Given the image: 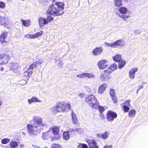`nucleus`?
<instances>
[{"mask_svg":"<svg viewBox=\"0 0 148 148\" xmlns=\"http://www.w3.org/2000/svg\"><path fill=\"white\" fill-rule=\"evenodd\" d=\"M32 120L34 122L33 124H28L27 125L28 133L30 136L37 135L47 127L46 123L43 122L42 118L39 116H33Z\"/></svg>","mask_w":148,"mask_h":148,"instance_id":"obj_1","label":"nucleus"},{"mask_svg":"<svg viewBox=\"0 0 148 148\" xmlns=\"http://www.w3.org/2000/svg\"><path fill=\"white\" fill-rule=\"evenodd\" d=\"M64 4L63 2H56L55 4H51L49 5L47 10V13L51 15H61L64 12Z\"/></svg>","mask_w":148,"mask_h":148,"instance_id":"obj_2","label":"nucleus"},{"mask_svg":"<svg viewBox=\"0 0 148 148\" xmlns=\"http://www.w3.org/2000/svg\"><path fill=\"white\" fill-rule=\"evenodd\" d=\"M85 101L90 106L95 109H99L100 113H103L104 110V108L100 106L98 101L95 98V97L92 95L88 96V97L85 99Z\"/></svg>","mask_w":148,"mask_h":148,"instance_id":"obj_3","label":"nucleus"},{"mask_svg":"<svg viewBox=\"0 0 148 148\" xmlns=\"http://www.w3.org/2000/svg\"><path fill=\"white\" fill-rule=\"evenodd\" d=\"M70 108V105L69 103L63 101L57 103L51 109L55 112H67Z\"/></svg>","mask_w":148,"mask_h":148,"instance_id":"obj_4","label":"nucleus"},{"mask_svg":"<svg viewBox=\"0 0 148 148\" xmlns=\"http://www.w3.org/2000/svg\"><path fill=\"white\" fill-rule=\"evenodd\" d=\"M0 24L4 26L12 27L13 25V23L8 18L0 16Z\"/></svg>","mask_w":148,"mask_h":148,"instance_id":"obj_5","label":"nucleus"},{"mask_svg":"<svg viewBox=\"0 0 148 148\" xmlns=\"http://www.w3.org/2000/svg\"><path fill=\"white\" fill-rule=\"evenodd\" d=\"M117 116V114L115 112L109 110L107 113V118L108 121L109 122L113 121Z\"/></svg>","mask_w":148,"mask_h":148,"instance_id":"obj_6","label":"nucleus"},{"mask_svg":"<svg viewBox=\"0 0 148 148\" xmlns=\"http://www.w3.org/2000/svg\"><path fill=\"white\" fill-rule=\"evenodd\" d=\"M10 59L9 56L7 55H0V65H3L7 63Z\"/></svg>","mask_w":148,"mask_h":148,"instance_id":"obj_7","label":"nucleus"},{"mask_svg":"<svg viewBox=\"0 0 148 148\" xmlns=\"http://www.w3.org/2000/svg\"><path fill=\"white\" fill-rule=\"evenodd\" d=\"M8 66L9 67L10 70L15 72L19 67V65L18 63L12 62H11L8 65Z\"/></svg>","mask_w":148,"mask_h":148,"instance_id":"obj_8","label":"nucleus"},{"mask_svg":"<svg viewBox=\"0 0 148 148\" xmlns=\"http://www.w3.org/2000/svg\"><path fill=\"white\" fill-rule=\"evenodd\" d=\"M115 47H123L126 44L125 40L122 38L114 42Z\"/></svg>","mask_w":148,"mask_h":148,"instance_id":"obj_9","label":"nucleus"},{"mask_svg":"<svg viewBox=\"0 0 148 148\" xmlns=\"http://www.w3.org/2000/svg\"><path fill=\"white\" fill-rule=\"evenodd\" d=\"M107 62V61L105 60L100 61L98 64L99 68L101 69L106 68L108 66Z\"/></svg>","mask_w":148,"mask_h":148,"instance_id":"obj_10","label":"nucleus"},{"mask_svg":"<svg viewBox=\"0 0 148 148\" xmlns=\"http://www.w3.org/2000/svg\"><path fill=\"white\" fill-rule=\"evenodd\" d=\"M117 65L115 63L113 64L112 65L109 67L106 70L104 71V72L111 73L117 69Z\"/></svg>","mask_w":148,"mask_h":148,"instance_id":"obj_11","label":"nucleus"},{"mask_svg":"<svg viewBox=\"0 0 148 148\" xmlns=\"http://www.w3.org/2000/svg\"><path fill=\"white\" fill-rule=\"evenodd\" d=\"M100 80L103 82H108L110 79L109 76L104 73H102L99 76Z\"/></svg>","mask_w":148,"mask_h":148,"instance_id":"obj_12","label":"nucleus"},{"mask_svg":"<svg viewBox=\"0 0 148 148\" xmlns=\"http://www.w3.org/2000/svg\"><path fill=\"white\" fill-rule=\"evenodd\" d=\"M138 71L137 67H134L130 70L129 72V76L131 79H134L135 77V73Z\"/></svg>","mask_w":148,"mask_h":148,"instance_id":"obj_13","label":"nucleus"},{"mask_svg":"<svg viewBox=\"0 0 148 148\" xmlns=\"http://www.w3.org/2000/svg\"><path fill=\"white\" fill-rule=\"evenodd\" d=\"M108 87V84L106 83H104L100 86L98 89V93L101 94L103 93L106 90Z\"/></svg>","mask_w":148,"mask_h":148,"instance_id":"obj_14","label":"nucleus"},{"mask_svg":"<svg viewBox=\"0 0 148 148\" xmlns=\"http://www.w3.org/2000/svg\"><path fill=\"white\" fill-rule=\"evenodd\" d=\"M103 51L102 48L101 47H96L92 51V53L95 56H97L100 54Z\"/></svg>","mask_w":148,"mask_h":148,"instance_id":"obj_15","label":"nucleus"},{"mask_svg":"<svg viewBox=\"0 0 148 148\" xmlns=\"http://www.w3.org/2000/svg\"><path fill=\"white\" fill-rule=\"evenodd\" d=\"M50 129L49 130L42 133V139L44 140L47 139L50 136L51 134V131Z\"/></svg>","mask_w":148,"mask_h":148,"instance_id":"obj_16","label":"nucleus"},{"mask_svg":"<svg viewBox=\"0 0 148 148\" xmlns=\"http://www.w3.org/2000/svg\"><path fill=\"white\" fill-rule=\"evenodd\" d=\"M8 34V32H3L0 36V41L2 44H3L6 42L5 39Z\"/></svg>","mask_w":148,"mask_h":148,"instance_id":"obj_17","label":"nucleus"},{"mask_svg":"<svg viewBox=\"0 0 148 148\" xmlns=\"http://www.w3.org/2000/svg\"><path fill=\"white\" fill-rule=\"evenodd\" d=\"M44 62V60H40L36 61L33 63V64L30 66V70H32L33 69L35 68L36 66L38 65H40L42 63Z\"/></svg>","mask_w":148,"mask_h":148,"instance_id":"obj_18","label":"nucleus"},{"mask_svg":"<svg viewBox=\"0 0 148 148\" xmlns=\"http://www.w3.org/2000/svg\"><path fill=\"white\" fill-rule=\"evenodd\" d=\"M38 22L40 26H43L47 24L46 19L42 17H40L38 19Z\"/></svg>","mask_w":148,"mask_h":148,"instance_id":"obj_19","label":"nucleus"},{"mask_svg":"<svg viewBox=\"0 0 148 148\" xmlns=\"http://www.w3.org/2000/svg\"><path fill=\"white\" fill-rule=\"evenodd\" d=\"M27 101L29 104H31L33 102H41L40 100L35 97H33L31 99H28Z\"/></svg>","mask_w":148,"mask_h":148,"instance_id":"obj_20","label":"nucleus"},{"mask_svg":"<svg viewBox=\"0 0 148 148\" xmlns=\"http://www.w3.org/2000/svg\"><path fill=\"white\" fill-rule=\"evenodd\" d=\"M9 145L10 147L11 148H16L18 146L17 142L14 140L11 141Z\"/></svg>","mask_w":148,"mask_h":148,"instance_id":"obj_21","label":"nucleus"},{"mask_svg":"<svg viewBox=\"0 0 148 148\" xmlns=\"http://www.w3.org/2000/svg\"><path fill=\"white\" fill-rule=\"evenodd\" d=\"M122 56L120 54L116 55L113 57V60L116 62H118L121 60Z\"/></svg>","mask_w":148,"mask_h":148,"instance_id":"obj_22","label":"nucleus"},{"mask_svg":"<svg viewBox=\"0 0 148 148\" xmlns=\"http://www.w3.org/2000/svg\"><path fill=\"white\" fill-rule=\"evenodd\" d=\"M118 10L119 12L122 14H125L128 11L127 8L125 7H120Z\"/></svg>","mask_w":148,"mask_h":148,"instance_id":"obj_23","label":"nucleus"},{"mask_svg":"<svg viewBox=\"0 0 148 148\" xmlns=\"http://www.w3.org/2000/svg\"><path fill=\"white\" fill-rule=\"evenodd\" d=\"M53 134L55 135H57L59 134V128L57 127H53L51 130Z\"/></svg>","mask_w":148,"mask_h":148,"instance_id":"obj_24","label":"nucleus"},{"mask_svg":"<svg viewBox=\"0 0 148 148\" xmlns=\"http://www.w3.org/2000/svg\"><path fill=\"white\" fill-rule=\"evenodd\" d=\"M71 116L73 122L74 123L76 124L77 123L78 121L75 114L73 112H72Z\"/></svg>","mask_w":148,"mask_h":148,"instance_id":"obj_25","label":"nucleus"},{"mask_svg":"<svg viewBox=\"0 0 148 148\" xmlns=\"http://www.w3.org/2000/svg\"><path fill=\"white\" fill-rule=\"evenodd\" d=\"M21 22L23 25L26 27H27L30 25V21L29 20H21Z\"/></svg>","mask_w":148,"mask_h":148,"instance_id":"obj_26","label":"nucleus"},{"mask_svg":"<svg viewBox=\"0 0 148 148\" xmlns=\"http://www.w3.org/2000/svg\"><path fill=\"white\" fill-rule=\"evenodd\" d=\"M122 0H114V5L117 7H119L122 4Z\"/></svg>","mask_w":148,"mask_h":148,"instance_id":"obj_27","label":"nucleus"},{"mask_svg":"<svg viewBox=\"0 0 148 148\" xmlns=\"http://www.w3.org/2000/svg\"><path fill=\"white\" fill-rule=\"evenodd\" d=\"M119 62L118 67L120 69H121L126 64V62L123 60H121Z\"/></svg>","mask_w":148,"mask_h":148,"instance_id":"obj_28","label":"nucleus"},{"mask_svg":"<svg viewBox=\"0 0 148 148\" xmlns=\"http://www.w3.org/2000/svg\"><path fill=\"white\" fill-rule=\"evenodd\" d=\"M86 77L89 79H92L95 78V77L93 73H86Z\"/></svg>","mask_w":148,"mask_h":148,"instance_id":"obj_29","label":"nucleus"},{"mask_svg":"<svg viewBox=\"0 0 148 148\" xmlns=\"http://www.w3.org/2000/svg\"><path fill=\"white\" fill-rule=\"evenodd\" d=\"M69 132H64L63 133V138L65 140H68L70 138V135L69 134Z\"/></svg>","mask_w":148,"mask_h":148,"instance_id":"obj_30","label":"nucleus"},{"mask_svg":"<svg viewBox=\"0 0 148 148\" xmlns=\"http://www.w3.org/2000/svg\"><path fill=\"white\" fill-rule=\"evenodd\" d=\"M136 114V111L134 110L130 111L128 113V116L130 117H132L134 116Z\"/></svg>","mask_w":148,"mask_h":148,"instance_id":"obj_31","label":"nucleus"},{"mask_svg":"<svg viewBox=\"0 0 148 148\" xmlns=\"http://www.w3.org/2000/svg\"><path fill=\"white\" fill-rule=\"evenodd\" d=\"M109 134V132L106 131L104 133L102 134V138L104 139H106Z\"/></svg>","mask_w":148,"mask_h":148,"instance_id":"obj_32","label":"nucleus"},{"mask_svg":"<svg viewBox=\"0 0 148 148\" xmlns=\"http://www.w3.org/2000/svg\"><path fill=\"white\" fill-rule=\"evenodd\" d=\"M30 67L28 69V70L24 72V75L25 76L27 77L29 76L30 74H31L32 73V71L33 70H30Z\"/></svg>","mask_w":148,"mask_h":148,"instance_id":"obj_33","label":"nucleus"},{"mask_svg":"<svg viewBox=\"0 0 148 148\" xmlns=\"http://www.w3.org/2000/svg\"><path fill=\"white\" fill-rule=\"evenodd\" d=\"M114 42H112L111 43H108L107 42H105L104 44L106 46L110 47H115Z\"/></svg>","mask_w":148,"mask_h":148,"instance_id":"obj_34","label":"nucleus"},{"mask_svg":"<svg viewBox=\"0 0 148 148\" xmlns=\"http://www.w3.org/2000/svg\"><path fill=\"white\" fill-rule=\"evenodd\" d=\"M89 148H98L97 146V143L95 141L93 140L91 145L90 147Z\"/></svg>","mask_w":148,"mask_h":148,"instance_id":"obj_35","label":"nucleus"},{"mask_svg":"<svg viewBox=\"0 0 148 148\" xmlns=\"http://www.w3.org/2000/svg\"><path fill=\"white\" fill-rule=\"evenodd\" d=\"M43 32L42 31H41L37 33L36 34H33V37L34 38V39L37 38L40 36H41Z\"/></svg>","mask_w":148,"mask_h":148,"instance_id":"obj_36","label":"nucleus"},{"mask_svg":"<svg viewBox=\"0 0 148 148\" xmlns=\"http://www.w3.org/2000/svg\"><path fill=\"white\" fill-rule=\"evenodd\" d=\"M53 18L51 16H47V18L46 19V22H47V24H48L49 22H50L53 21Z\"/></svg>","mask_w":148,"mask_h":148,"instance_id":"obj_37","label":"nucleus"},{"mask_svg":"<svg viewBox=\"0 0 148 148\" xmlns=\"http://www.w3.org/2000/svg\"><path fill=\"white\" fill-rule=\"evenodd\" d=\"M10 141V139L7 138H5L1 140V142L3 144H5L8 143Z\"/></svg>","mask_w":148,"mask_h":148,"instance_id":"obj_38","label":"nucleus"},{"mask_svg":"<svg viewBox=\"0 0 148 148\" xmlns=\"http://www.w3.org/2000/svg\"><path fill=\"white\" fill-rule=\"evenodd\" d=\"M51 148H61V146L60 145L56 143L53 144L51 145Z\"/></svg>","mask_w":148,"mask_h":148,"instance_id":"obj_39","label":"nucleus"},{"mask_svg":"<svg viewBox=\"0 0 148 148\" xmlns=\"http://www.w3.org/2000/svg\"><path fill=\"white\" fill-rule=\"evenodd\" d=\"M76 77L80 78L83 79L86 77V73H83L81 74H77Z\"/></svg>","mask_w":148,"mask_h":148,"instance_id":"obj_40","label":"nucleus"},{"mask_svg":"<svg viewBox=\"0 0 148 148\" xmlns=\"http://www.w3.org/2000/svg\"><path fill=\"white\" fill-rule=\"evenodd\" d=\"M110 94L111 97L115 96V92L114 90L113 89H110Z\"/></svg>","mask_w":148,"mask_h":148,"instance_id":"obj_41","label":"nucleus"},{"mask_svg":"<svg viewBox=\"0 0 148 148\" xmlns=\"http://www.w3.org/2000/svg\"><path fill=\"white\" fill-rule=\"evenodd\" d=\"M41 3L44 5H46L48 3L49 0H40Z\"/></svg>","mask_w":148,"mask_h":148,"instance_id":"obj_42","label":"nucleus"},{"mask_svg":"<svg viewBox=\"0 0 148 148\" xmlns=\"http://www.w3.org/2000/svg\"><path fill=\"white\" fill-rule=\"evenodd\" d=\"M81 130L80 129H77V128L74 129H70L69 130V131L71 132L76 131L78 132H79Z\"/></svg>","mask_w":148,"mask_h":148,"instance_id":"obj_43","label":"nucleus"},{"mask_svg":"<svg viewBox=\"0 0 148 148\" xmlns=\"http://www.w3.org/2000/svg\"><path fill=\"white\" fill-rule=\"evenodd\" d=\"M124 111L125 112H127L130 109V108L126 105H124L123 106Z\"/></svg>","mask_w":148,"mask_h":148,"instance_id":"obj_44","label":"nucleus"},{"mask_svg":"<svg viewBox=\"0 0 148 148\" xmlns=\"http://www.w3.org/2000/svg\"><path fill=\"white\" fill-rule=\"evenodd\" d=\"M5 7V4L4 2L0 1V8L4 9Z\"/></svg>","mask_w":148,"mask_h":148,"instance_id":"obj_45","label":"nucleus"},{"mask_svg":"<svg viewBox=\"0 0 148 148\" xmlns=\"http://www.w3.org/2000/svg\"><path fill=\"white\" fill-rule=\"evenodd\" d=\"M33 34L31 35L30 34H27L25 35V37L28 38H31V39H34V38L33 37Z\"/></svg>","mask_w":148,"mask_h":148,"instance_id":"obj_46","label":"nucleus"},{"mask_svg":"<svg viewBox=\"0 0 148 148\" xmlns=\"http://www.w3.org/2000/svg\"><path fill=\"white\" fill-rule=\"evenodd\" d=\"M111 98L113 101V102L115 103H116L117 102V100L115 96L111 97Z\"/></svg>","mask_w":148,"mask_h":148,"instance_id":"obj_47","label":"nucleus"},{"mask_svg":"<svg viewBox=\"0 0 148 148\" xmlns=\"http://www.w3.org/2000/svg\"><path fill=\"white\" fill-rule=\"evenodd\" d=\"M21 85H25L27 83V81L25 80L22 79L21 81Z\"/></svg>","mask_w":148,"mask_h":148,"instance_id":"obj_48","label":"nucleus"},{"mask_svg":"<svg viewBox=\"0 0 148 148\" xmlns=\"http://www.w3.org/2000/svg\"><path fill=\"white\" fill-rule=\"evenodd\" d=\"M120 17L123 18L125 20H126V18H128L130 17V16L129 15H122L120 16Z\"/></svg>","mask_w":148,"mask_h":148,"instance_id":"obj_49","label":"nucleus"},{"mask_svg":"<svg viewBox=\"0 0 148 148\" xmlns=\"http://www.w3.org/2000/svg\"><path fill=\"white\" fill-rule=\"evenodd\" d=\"M84 88L85 90H86V91L87 92H89L90 91V89L89 87L87 86H84Z\"/></svg>","mask_w":148,"mask_h":148,"instance_id":"obj_50","label":"nucleus"},{"mask_svg":"<svg viewBox=\"0 0 148 148\" xmlns=\"http://www.w3.org/2000/svg\"><path fill=\"white\" fill-rule=\"evenodd\" d=\"M130 100H127L125 103V105H126L128 106H130Z\"/></svg>","mask_w":148,"mask_h":148,"instance_id":"obj_51","label":"nucleus"},{"mask_svg":"<svg viewBox=\"0 0 148 148\" xmlns=\"http://www.w3.org/2000/svg\"><path fill=\"white\" fill-rule=\"evenodd\" d=\"M103 148H113V147L111 145H106L104 146Z\"/></svg>","mask_w":148,"mask_h":148,"instance_id":"obj_52","label":"nucleus"},{"mask_svg":"<svg viewBox=\"0 0 148 148\" xmlns=\"http://www.w3.org/2000/svg\"><path fill=\"white\" fill-rule=\"evenodd\" d=\"M8 54H9L8 56H9V57H10V56L13 55V52L12 51H9L8 52Z\"/></svg>","mask_w":148,"mask_h":148,"instance_id":"obj_53","label":"nucleus"},{"mask_svg":"<svg viewBox=\"0 0 148 148\" xmlns=\"http://www.w3.org/2000/svg\"><path fill=\"white\" fill-rule=\"evenodd\" d=\"M85 94L84 93H81L79 94V96L80 98H82L84 95Z\"/></svg>","mask_w":148,"mask_h":148,"instance_id":"obj_54","label":"nucleus"},{"mask_svg":"<svg viewBox=\"0 0 148 148\" xmlns=\"http://www.w3.org/2000/svg\"><path fill=\"white\" fill-rule=\"evenodd\" d=\"M82 145V148H88V146L86 145L85 144H83Z\"/></svg>","mask_w":148,"mask_h":148,"instance_id":"obj_55","label":"nucleus"},{"mask_svg":"<svg viewBox=\"0 0 148 148\" xmlns=\"http://www.w3.org/2000/svg\"><path fill=\"white\" fill-rule=\"evenodd\" d=\"M96 136L98 138H102V134H97L96 135Z\"/></svg>","mask_w":148,"mask_h":148,"instance_id":"obj_56","label":"nucleus"},{"mask_svg":"<svg viewBox=\"0 0 148 148\" xmlns=\"http://www.w3.org/2000/svg\"><path fill=\"white\" fill-rule=\"evenodd\" d=\"M82 144H83L82 143H78V145H77V146L78 147H82Z\"/></svg>","mask_w":148,"mask_h":148,"instance_id":"obj_57","label":"nucleus"},{"mask_svg":"<svg viewBox=\"0 0 148 148\" xmlns=\"http://www.w3.org/2000/svg\"><path fill=\"white\" fill-rule=\"evenodd\" d=\"M100 113V115L101 118H104L105 117L104 114H103V113Z\"/></svg>","mask_w":148,"mask_h":148,"instance_id":"obj_58","label":"nucleus"},{"mask_svg":"<svg viewBox=\"0 0 148 148\" xmlns=\"http://www.w3.org/2000/svg\"><path fill=\"white\" fill-rule=\"evenodd\" d=\"M143 88V86H138V90H140V89L142 88Z\"/></svg>","mask_w":148,"mask_h":148,"instance_id":"obj_59","label":"nucleus"},{"mask_svg":"<svg viewBox=\"0 0 148 148\" xmlns=\"http://www.w3.org/2000/svg\"><path fill=\"white\" fill-rule=\"evenodd\" d=\"M20 147H24V145L23 144H21L20 145Z\"/></svg>","mask_w":148,"mask_h":148,"instance_id":"obj_60","label":"nucleus"},{"mask_svg":"<svg viewBox=\"0 0 148 148\" xmlns=\"http://www.w3.org/2000/svg\"><path fill=\"white\" fill-rule=\"evenodd\" d=\"M22 134L23 135H25L26 134V133L25 132H22Z\"/></svg>","mask_w":148,"mask_h":148,"instance_id":"obj_61","label":"nucleus"},{"mask_svg":"<svg viewBox=\"0 0 148 148\" xmlns=\"http://www.w3.org/2000/svg\"><path fill=\"white\" fill-rule=\"evenodd\" d=\"M2 103V102L1 101V100H0V107L1 106V104Z\"/></svg>","mask_w":148,"mask_h":148,"instance_id":"obj_62","label":"nucleus"},{"mask_svg":"<svg viewBox=\"0 0 148 148\" xmlns=\"http://www.w3.org/2000/svg\"><path fill=\"white\" fill-rule=\"evenodd\" d=\"M34 148H39L38 147L36 146V147H35Z\"/></svg>","mask_w":148,"mask_h":148,"instance_id":"obj_63","label":"nucleus"},{"mask_svg":"<svg viewBox=\"0 0 148 148\" xmlns=\"http://www.w3.org/2000/svg\"><path fill=\"white\" fill-rule=\"evenodd\" d=\"M1 70L2 71H3V68H1Z\"/></svg>","mask_w":148,"mask_h":148,"instance_id":"obj_64","label":"nucleus"}]
</instances>
